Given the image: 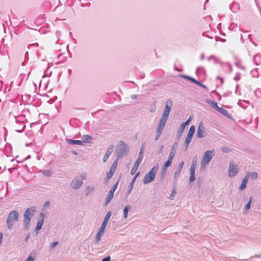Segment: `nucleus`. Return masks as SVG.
<instances>
[{"mask_svg":"<svg viewBox=\"0 0 261 261\" xmlns=\"http://www.w3.org/2000/svg\"><path fill=\"white\" fill-rule=\"evenodd\" d=\"M166 170H167V169H164L163 168H162V170H161V172L160 173V176H161V179H163L165 178V175L166 173Z\"/></svg>","mask_w":261,"mask_h":261,"instance_id":"nucleus-36","label":"nucleus"},{"mask_svg":"<svg viewBox=\"0 0 261 261\" xmlns=\"http://www.w3.org/2000/svg\"><path fill=\"white\" fill-rule=\"evenodd\" d=\"M25 127V123L24 122H21L19 125L15 126V130L17 132H21L23 131Z\"/></svg>","mask_w":261,"mask_h":261,"instance_id":"nucleus-23","label":"nucleus"},{"mask_svg":"<svg viewBox=\"0 0 261 261\" xmlns=\"http://www.w3.org/2000/svg\"><path fill=\"white\" fill-rule=\"evenodd\" d=\"M195 126L194 125H191L190 127V129L189 130L188 135L187 136V137L186 138V140L185 142V144L186 145V149H187L189 145V144L191 142V140L192 139V137L195 133Z\"/></svg>","mask_w":261,"mask_h":261,"instance_id":"nucleus-11","label":"nucleus"},{"mask_svg":"<svg viewBox=\"0 0 261 261\" xmlns=\"http://www.w3.org/2000/svg\"><path fill=\"white\" fill-rule=\"evenodd\" d=\"M241 75L240 73H238L236 74V76L234 77V80L235 81H239L240 79Z\"/></svg>","mask_w":261,"mask_h":261,"instance_id":"nucleus-47","label":"nucleus"},{"mask_svg":"<svg viewBox=\"0 0 261 261\" xmlns=\"http://www.w3.org/2000/svg\"><path fill=\"white\" fill-rule=\"evenodd\" d=\"M238 105L242 107V101H239Z\"/></svg>","mask_w":261,"mask_h":261,"instance_id":"nucleus-59","label":"nucleus"},{"mask_svg":"<svg viewBox=\"0 0 261 261\" xmlns=\"http://www.w3.org/2000/svg\"><path fill=\"white\" fill-rule=\"evenodd\" d=\"M131 98H132V99H136V98H137V95H135V94L132 95L131 96Z\"/></svg>","mask_w":261,"mask_h":261,"instance_id":"nucleus-57","label":"nucleus"},{"mask_svg":"<svg viewBox=\"0 0 261 261\" xmlns=\"http://www.w3.org/2000/svg\"><path fill=\"white\" fill-rule=\"evenodd\" d=\"M23 117L21 116H18L17 117H15V122L17 123L19 122L21 124V122H23L22 119H23Z\"/></svg>","mask_w":261,"mask_h":261,"instance_id":"nucleus-39","label":"nucleus"},{"mask_svg":"<svg viewBox=\"0 0 261 261\" xmlns=\"http://www.w3.org/2000/svg\"><path fill=\"white\" fill-rule=\"evenodd\" d=\"M205 33H204H204H203L202 35H203V36H205Z\"/></svg>","mask_w":261,"mask_h":261,"instance_id":"nucleus-64","label":"nucleus"},{"mask_svg":"<svg viewBox=\"0 0 261 261\" xmlns=\"http://www.w3.org/2000/svg\"><path fill=\"white\" fill-rule=\"evenodd\" d=\"M215 155L214 150L206 151L202 156V160L200 162L201 168L204 169L212 160Z\"/></svg>","mask_w":261,"mask_h":261,"instance_id":"nucleus-6","label":"nucleus"},{"mask_svg":"<svg viewBox=\"0 0 261 261\" xmlns=\"http://www.w3.org/2000/svg\"><path fill=\"white\" fill-rule=\"evenodd\" d=\"M45 217V215L43 213H41L40 214L39 219L38 220L37 226L35 230V231L36 232V233H38V231L42 228V227L44 224Z\"/></svg>","mask_w":261,"mask_h":261,"instance_id":"nucleus-13","label":"nucleus"},{"mask_svg":"<svg viewBox=\"0 0 261 261\" xmlns=\"http://www.w3.org/2000/svg\"><path fill=\"white\" fill-rule=\"evenodd\" d=\"M86 179V175L85 174L81 175L79 176H76L72 180L70 186L74 189H78L80 188L83 184V180Z\"/></svg>","mask_w":261,"mask_h":261,"instance_id":"nucleus-7","label":"nucleus"},{"mask_svg":"<svg viewBox=\"0 0 261 261\" xmlns=\"http://www.w3.org/2000/svg\"><path fill=\"white\" fill-rule=\"evenodd\" d=\"M174 187L173 188V191L169 196V198L170 199H172L174 197L175 195L176 194V187H175L174 186Z\"/></svg>","mask_w":261,"mask_h":261,"instance_id":"nucleus-34","label":"nucleus"},{"mask_svg":"<svg viewBox=\"0 0 261 261\" xmlns=\"http://www.w3.org/2000/svg\"><path fill=\"white\" fill-rule=\"evenodd\" d=\"M95 188L94 187L87 186L85 189V193L87 196L89 195L92 192H94Z\"/></svg>","mask_w":261,"mask_h":261,"instance_id":"nucleus-26","label":"nucleus"},{"mask_svg":"<svg viewBox=\"0 0 261 261\" xmlns=\"http://www.w3.org/2000/svg\"><path fill=\"white\" fill-rule=\"evenodd\" d=\"M155 167H153L149 172L146 174L143 178V182L144 184H147L153 181L155 178L156 170Z\"/></svg>","mask_w":261,"mask_h":261,"instance_id":"nucleus-9","label":"nucleus"},{"mask_svg":"<svg viewBox=\"0 0 261 261\" xmlns=\"http://www.w3.org/2000/svg\"><path fill=\"white\" fill-rule=\"evenodd\" d=\"M72 153L75 155H76L77 154V153L76 151L73 150L72 151Z\"/></svg>","mask_w":261,"mask_h":261,"instance_id":"nucleus-58","label":"nucleus"},{"mask_svg":"<svg viewBox=\"0 0 261 261\" xmlns=\"http://www.w3.org/2000/svg\"><path fill=\"white\" fill-rule=\"evenodd\" d=\"M191 120V117H190L189 118V119L186 121H185L184 123H182L181 124H183V125H184V126H186L187 125L189 124V123L190 122Z\"/></svg>","mask_w":261,"mask_h":261,"instance_id":"nucleus-45","label":"nucleus"},{"mask_svg":"<svg viewBox=\"0 0 261 261\" xmlns=\"http://www.w3.org/2000/svg\"><path fill=\"white\" fill-rule=\"evenodd\" d=\"M239 168L237 165H234L233 163H229L228 170V176L230 178L234 177L238 173Z\"/></svg>","mask_w":261,"mask_h":261,"instance_id":"nucleus-12","label":"nucleus"},{"mask_svg":"<svg viewBox=\"0 0 261 261\" xmlns=\"http://www.w3.org/2000/svg\"><path fill=\"white\" fill-rule=\"evenodd\" d=\"M66 142L71 145H82V142L80 140H74L71 139H66Z\"/></svg>","mask_w":261,"mask_h":261,"instance_id":"nucleus-21","label":"nucleus"},{"mask_svg":"<svg viewBox=\"0 0 261 261\" xmlns=\"http://www.w3.org/2000/svg\"><path fill=\"white\" fill-rule=\"evenodd\" d=\"M205 127L202 122H200L199 124L198 128L197 131V137L198 138H201L205 137V134L206 132L204 130Z\"/></svg>","mask_w":261,"mask_h":261,"instance_id":"nucleus-14","label":"nucleus"},{"mask_svg":"<svg viewBox=\"0 0 261 261\" xmlns=\"http://www.w3.org/2000/svg\"><path fill=\"white\" fill-rule=\"evenodd\" d=\"M115 172H113L111 170H110L107 173V176L106 179L107 180H109L113 176L114 173Z\"/></svg>","mask_w":261,"mask_h":261,"instance_id":"nucleus-37","label":"nucleus"},{"mask_svg":"<svg viewBox=\"0 0 261 261\" xmlns=\"http://www.w3.org/2000/svg\"><path fill=\"white\" fill-rule=\"evenodd\" d=\"M252 202V197H250L249 198V200L245 206V210H248L250 208L251 204Z\"/></svg>","mask_w":261,"mask_h":261,"instance_id":"nucleus-38","label":"nucleus"},{"mask_svg":"<svg viewBox=\"0 0 261 261\" xmlns=\"http://www.w3.org/2000/svg\"><path fill=\"white\" fill-rule=\"evenodd\" d=\"M35 206H31L26 209L23 214V223L25 229H29L31 226V219L36 211Z\"/></svg>","mask_w":261,"mask_h":261,"instance_id":"nucleus-3","label":"nucleus"},{"mask_svg":"<svg viewBox=\"0 0 261 261\" xmlns=\"http://www.w3.org/2000/svg\"><path fill=\"white\" fill-rule=\"evenodd\" d=\"M177 147V144L176 143H175L173 145V146L171 148V150L170 151V152L168 158L173 159V158L175 156V153L176 152Z\"/></svg>","mask_w":261,"mask_h":261,"instance_id":"nucleus-18","label":"nucleus"},{"mask_svg":"<svg viewBox=\"0 0 261 261\" xmlns=\"http://www.w3.org/2000/svg\"><path fill=\"white\" fill-rule=\"evenodd\" d=\"M181 172V170H179L178 169H176V170L175 171V172L174 173L173 185L175 187H176V185H177V180H178V178L180 176Z\"/></svg>","mask_w":261,"mask_h":261,"instance_id":"nucleus-17","label":"nucleus"},{"mask_svg":"<svg viewBox=\"0 0 261 261\" xmlns=\"http://www.w3.org/2000/svg\"><path fill=\"white\" fill-rule=\"evenodd\" d=\"M35 45H37V46H38V44L37 43H34V44H30L28 45V47L29 48H30L31 47L33 46H35Z\"/></svg>","mask_w":261,"mask_h":261,"instance_id":"nucleus-53","label":"nucleus"},{"mask_svg":"<svg viewBox=\"0 0 261 261\" xmlns=\"http://www.w3.org/2000/svg\"><path fill=\"white\" fill-rule=\"evenodd\" d=\"M238 6H239V5L237 3H234L233 5L230 6V9L231 10V11L232 12H236L237 11L236 10L233 11V8L236 7H238Z\"/></svg>","mask_w":261,"mask_h":261,"instance_id":"nucleus-44","label":"nucleus"},{"mask_svg":"<svg viewBox=\"0 0 261 261\" xmlns=\"http://www.w3.org/2000/svg\"><path fill=\"white\" fill-rule=\"evenodd\" d=\"M253 61L256 65H259L261 64V55H256L254 57Z\"/></svg>","mask_w":261,"mask_h":261,"instance_id":"nucleus-24","label":"nucleus"},{"mask_svg":"<svg viewBox=\"0 0 261 261\" xmlns=\"http://www.w3.org/2000/svg\"><path fill=\"white\" fill-rule=\"evenodd\" d=\"M246 174L249 175V178H251L252 179H255L257 178V173L256 172H248Z\"/></svg>","mask_w":261,"mask_h":261,"instance_id":"nucleus-32","label":"nucleus"},{"mask_svg":"<svg viewBox=\"0 0 261 261\" xmlns=\"http://www.w3.org/2000/svg\"><path fill=\"white\" fill-rule=\"evenodd\" d=\"M58 242H53L50 246V248L51 249H53L54 247H55L58 244Z\"/></svg>","mask_w":261,"mask_h":261,"instance_id":"nucleus-46","label":"nucleus"},{"mask_svg":"<svg viewBox=\"0 0 261 261\" xmlns=\"http://www.w3.org/2000/svg\"><path fill=\"white\" fill-rule=\"evenodd\" d=\"M204 59V55H202L201 56V60H202V59Z\"/></svg>","mask_w":261,"mask_h":261,"instance_id":"nucleus-61","label":"nucleus"},{"mask_svg":"<svg viewBox=\"0 0 261 261\" xmlns=\"http://www.w3.org/2000/svg\"><path fill=\"white\" fill-rule=\"evenodd\" d=\"M118 159H119L118 158H117L116 160H115V161H114V162L113 163V164H112V165L110 167V170H111L113 172H115L116 169L117 168V166Z\"/></svg>","mask_w":261,"mask_h":261,"instance_id":"nucleus-29","label":"nucleus"},{"mask_svg":"<svg viewBox=\"0 0 261 261\" xmlns=\"http://www.w3.org/2000/svg\"><path fill=\"white\" fill-rule=\"evenodd\" d=\"M218 111L221 113L222 115L225 116H226L227 117L229 118H231V114H230L228 112L225 110V109H224L222 108H220L219 109V110H218Z\"/></svg>","mask_w":261,"mask_h":261,"instance_id":"nucleus-19","label":"nucleus"},{"mask_svg":"<svg viewBox=\"0 0 261 261\" xmlns=\"http://www.w3.org/2000/svg\"><path fill=\"white\" fill-rule=\"evenodd\" d=\"M133 187V183H130V184L129 185V189L127 191V194H129L132 192Z\"/></svg>","mask_w":261,"mask_h":261,"instance_id":"nucleus-49","label":"nucleus"},{"mask_svg":"<svg viewBox=\"0 0 261 261\" xmlns=\"http://www.w3.org/2000/svg\"><path fill=\"white\" fill-rule=\"evenodd\" d=\"M201 68L200 67H198L197 68V70H196V71L197 72L198 70H200Z\"/></svg>","mask_w":261,"mask_h":261,"instance_id":"nucleus-62","label":"nucleus"},{"mask_svg":"<svg viewBox=\"0 0 261 261\" xmlns=\"http://www.w3.org/2000/svg\"><path fill=\"white\" fill-rule=\"evenodd\" d=\"M195 84L199 86L200 87L205 89H207V87L205 85H203V84L201 83L200 82L197 81L196 83H195Z\"/></svg>","mask_w":261,"mask_h":261,"instance_id":"nucleus-43","label":"nucleus"},{"mask_svg":"<svg viewBox=\"0 0 261 261\" xmlns=\"http://www.w3.org/2000/svg\"><path fill=\"white\" fill-rule=\"evenodd\" d=\"M249 174H246L245 177L243 178L242 184L239 188L240 190H244L246 188V184L249 179Z\"/></svg>","mask_w":261,"mask_h":261,"instance_id":"nucleus-16","label":"nucleus"},{"mask_svg":"<svg viewBox=\"0 0 261 261\" xmlns=\"http://www.w3.org/2000/svg\"><path fill=\"white\" fill-rule=\"evenodd\" d=\"M35 260V258L31 256V255H29L28 258L25 261H34Z\"/></svg>","mask_w":261,"mask_h":261,"instance_id":"nucleus-50","label":"nucleus"},{"mask_svg":"<svg viewBox=\"0 0 261 261\" xmlns=\"http://www.w3.org/2000/svg\"><path fill=\"white\" fill-rule=\"evenodd\" d=\"M112 215V212L111 211H108L105 216L103 222L99 229L98 232L96 233L95 237V243H97L100 240L102 234H103L105 230L106 229V226L110 220V217Z\"/></svg>","mask_w":261,"mask_h":261,"instance_id":"nucleus-4","label":"nucleus"},{"mask_svg":"<svg viewBox=\"0 0 261 261\" xmlns=\"http://www.w3.org/2000/svg\"><path fill=\"white\" fill-rule=\"evenodd\" d=\"M42 173L43 175L47 177H49L51 175V172L48 170L43 171Z\"/></svg>","mask_w":261,"mask_h":261,"instance_id":"nucleus-40","label":"nucleus"},{"mask_svg":"<svg viewBox=\"0 0 261 261\" xmlns=\"http://www.w3.org/2000/svg\"><path fill=\"white\" fill-rule=\"evenodd\" d=\"M144 145H143L142 146V147L140 150V152H139V155H138V159H137V160L136 161V162H135V164L134 165V166L133 167V168L131 170V174L132 175H134L135 174L136 172H137V170L141 162V161H142L143 160V152H144Z\"/></svg>","mask_w":261,"mask_h":261,"instance_id":"nucleus-8","label":"nucleus"},{"mask_svg":"<svg viewBox=\"0 0 261 261\" xmlns=\"http://www.w3.org/2000/svg\"><path fill=\"white\" fill-rule=\"evenodd\" d=\"M30 238V234H28L24 239V241L27 242L29 239Z\"/></svg>","mask_w":261,"mask_h":261,"instance_id":"nucleus-55","label":"nucleus"},{"mask_svg":"<svg viewBox=\"0 0 261 261\" xmlns=\"http://www.w3.org/2000/svg\"><path fill=\"white\" fill-rule=\"evenodd\" d=\"M217 78V79H219V80H220L221 84H222L223 83V78H222V77H221L220 76H218Z\"/></svg>","mask_w":261,"mask_h":261,"instance_id":"nucleus-56","label":"nucleus"},{"mask_svg":"<svg viewBox=\"0 0 261 261\" xmlns=\"http://www.w3.org/2000/svg\"><path fill=\"white\" fill-rule=\"evenodd\" d=\"M68 71L69 74H71V72H72L71 70V69H68Z\"/></svg>","mask_w":261,"mask_h":261,"instance_id":"nucleus-60","label":"nucleus"},{"mask_svg":"<svg viewBox=\"0 0 261 261\" xmlns=\"http://www.w3.org/2000/svg\"><path fill=\"white\" fill-rule=\"evenodd\" d=\"M172 101L171 99H168L165 103L164 110L163 111L161 118L156 128V136L155 140L157 141L162 134L163 130L166 125L167 120L168 119L170 112L172 106Z\"/></svg>","mask_w":261,"mask_h":261,"instance_id":"nucleus-1","label":"nucleus"},{"mask_svg":"<svg viewBox=\"0 0 261 261\" xmlns=\"http://www.w3.org/2000/svg\"><path fill=\"white\" fill-rule=\"evenodd\" d=\"M115 152L118 159L126 155L127 153V145L123 141H119L116 146Z\"/></svg>","mask_w":261,"mask_h":261,"instance_id":"nucleus-5","label":"nucleus"},{"mask_svg":"<svg viewBox=\"0 0 261 261\" xmlns=\"http://www.w3.org/2000/svg\"><path fill=\"white\" fill-rule=\"evenodd\" d=\"M195 170H190V176L189 178V181L190 182H193L195 180Z\"/></svg>","mask_w":261,"mask_h":261,"instance_id":"nucleus-30","label":"nucleus"},{"mask_svg":"<svg viewBox=\"0 0 261 261\" xmlns=\"http://www.w3.org/2000/svg\"><path fill=\"white\" fill-rule=\"evenodd\" d=\"M197 158L196 156L193 158L192 162L191 165L190 170H195L197 167Z\"/></svg>","mask_w":261,"mask_h":261,"instance_id":"nucleus-22","label":"nucleus"},{"mask_svg":"<svg viewBox=\"0 0 261 261\" xmlns=\"http://www.w3.org/2000/svg\"><path fill=\"white\" fill-rule=\"evenodd\" d=\"M173 159L168 158V160L164 164L162 168L167 169L168 167L171 166Z\"/></svg>","mask_w":261,"mask_h":261,"instance_id":"nucleus-27","label":"nucleus"},{"mask_svg":"<svg viewBox=\"0 0 261 261\" xmlns=\"http://www.w3.org/2000/svg\"><path fill=\"white\" fill-rule=\"evenodd\" d=\"M3 238V234L2 232H0V244H1V243L2 242Z\"/></svg>","mask_w":261,"mask_h":261,"instance_id":"nucleus-54","label":"nucleus"},{"mask_svg":"<svg viewBox=\"0 0 261 261\" xmlns=\"http://www.w3.org/2000/svg\"><path fill=\"white\" fill-rule=\"evenodd\" d=\"M185 163L184 162L182 161L179 163L178 165V168L177 169H178L179 170H182L183 167L184 166Z\"/></svg>","mask_w":261,"mask_h":261,"instance_id":"nucleus-41","label":"nucleus"},{"mask_svg":"<svg viewBox=\"0 0 261 261\" xmlns=\"http://www.w3.org/2000/svg\"><path fill=\"white\" fill-rule=\"evenodd\" d=\"M210 105L214 108H215L216 110H217V111L219 110V109L220 108V107H218V104H217V102H215V101H212L210 103Z\"/></svg>","mask_w":261,"mask_h":261,"instance_id":"nucleus-35","label":"nucleus"},{"mask_svg":"<svg viewBox=\"0 0 261 261\" xmlns=\"http://www.w3.org/2000/svg\"><path fill=\"white\" fill-rule=\"evenodd\" d=\"M131 209V206L127 205L125 206L123 209V217L124 218H126L128 216V212Z\"/></svg>","mask_w":261,"mask_h":261,"instance_id":"nucleus-28","label":"nucleus"},{"mask_svg":"<svg viewBox=\"0 0 261 261\" xmlns=\"http://www.w3.org/2000/svg\"><path fill=\"white\" fill-rule=\"evenodd\" d=\"M163 148H164V146H163V145L161 146V151H162L163 150Z\"/></svg>","mask_w":261,"mask_h":261,"instance_id":"nucleus-63","label":"nucleus"},{"mask_svg":"<svg viewBox=\"0 0 261 261\" xmlns=\"http://www.w3.org/2000/svg\"><path fill=\"white\" fill-rule=\"evenodd\" d=\"M181 76L185 79L189 80L190 81H191V82H192L194 84H195L197 82V80H195L194 78L192 77L187 75H181Z\"/></svg>","mask_w":261,"mask_h":261,"instance_id":"nucleus-31","label":"nucleus"},{"mask_svg":"<svg viewBox=\"0 0 261 261\" xmlns=\"http://www.w3.org/2000/svg\"><path fill=\"white\" fill-rule=\"evenodd\" d=\"M92 137L89 135H84L82 137V143H90L92 140Z\"/></svg>","mask_w":261,"mask_h":261,"instance_id":"nucleus-25","label":"nucleus"},{"mask_svg":"<svg viewBox=\"0 0 261 261\" xmlns=\"http://www.w3.org/2000/svg\"><path fill=\"white\" fill-rule=\"evenodd\" d=\"M186 126H184L183 124H181L180 127L177 132L176 137L178 139H179L183 133Z\"/></svg>","mask_w":261,"mask_h":261,"instance_id":"nucleus-20","label":"nucleus"},{"mask_svg":"<svg viewBox=\"0 0 261 261\" xmlns=\"http://www.w3.org/2000/svg\"><path fill=\"white\" fill-rule=\"evenodd\" d=\"M211 60H213L215 63H221V62L214 56L212 55L208 57V60L210 61Z\"/></svg>","mask_w":261,"mask_h":261,"instance_id":"nucleus-33","label":"nucleus"},{"mask_svg":"<svg viewBox=\"0 0 261 261\" xmlns=\"http://www.w3.org/2000/svg\"><path fill=\"white\" fill-rule=\"evenodd\" d=\"M222 150L224 152H228L230 151V150L228 148L225 147H223L222 148Z\"/></svg>","mask_w":261,"mask_h":261,"instance_id":"nucleus-51","label":"nucleus"},{"mask_svg":"<svg viewBox=\"0 0 261 261\" xmlns=\"http://www.w3.org/2000/svg\"><path fill=\"white\" fill-rule=\"evenodd\" d=\"M235 65L238 67H239V68H241V69H243V70H245V67L241 65V63L240 61H237L236 63H235Z\"/></svg>","mask_w":261,"mask_h":261,"instance_id":"nucleus-42","label":"nucleus"},{"mask_svg":"<svg viewBox=\"0 0 261 261\" xmlns=\"http://www.w3.org/2000/svg\"><path fill=\"white\" fill-rule=\"evenodd\" d=\"M119 181L118 180L112 187V189L109 191L108 194L106 197L105 205L108 204L114 197V193L117 188Z\"/></svg>","mask_w":261,"mask_h":261,"instance_id":"nucleus-10","label":"nucleus"},{"mask_svg":"<svg viewBox=\"0 0 261 261\" xmlns=\"http://www.w3.org/2000/svg\"><path fill=\"white\" fill-rule=\"evenodd\" d=\"M101 261H111L110 256H108L103 258Z\"/></svg>","mask_w":261,"mask_h":261,"instance_id":"nucleus-52","label":"nucleus"},{"mask_svg":"<svg viewBox=\"0 0 261 261\" xmlns=\"http://www.w3.org/2000/svg\"><path fill=\"white\" fill-rule=\"evenodd\" d=\"M113 148H114L113 145H111L108 147V148L107 149V150L106 151V154H105V155L103 158V162H106L108 160L109 157L111 155V154L113 152Z\"/></svg>","mask_w":261,"mask_h":261,"instance_id":"nucleus-15","label":"nucleus"},{"mask_svg":"<svg viewBox=\"0 0 261 261\" xmlns=\"http://www.w3.org/2000/svg\"><path fill=\"white\" fill-rule=\"evenodd\" d=\"M19 213L16 210L11 211L7 216L6 220L7 228L11 230L14 228L16 223L19 220Z\"/></svg>","mask_w":261,"mask_h":261,"instance_id":"nucleus-2","label":"nucleus"},{"mask_svg":"<svg viewBox=\"0 0 261 261\" xmlns=\"http://www.w3.org/2000/svg\"><path fill=\"white\" fill-rule=\"evenodd\" d=\"M140 174V172H138L136 174V175L134 176V177L133 178L131 183H133V185H134V182L135 181L137 177L139 176V175Z\"/></svg>","mask_w":261,"mask_h":261,"instance_id":"nucleus-48","label":"nucleus"}]
</instances>
